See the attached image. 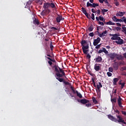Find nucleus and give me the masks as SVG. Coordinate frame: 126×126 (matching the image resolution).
Returning <instances> with one entry per match:
<instances>
[{
    "label": "nucleus",
    "mask_w": 126,
    "mask_h": 126,
    "mask_svg": "<svg viewBox=\"0 0 126 126\" xmlns=\"http://www.w3.org/2000/svg\"><path fill=\"white\" fill-rule=\"evenodd\" d=\"M57 80H58V81H59L60 82H63L64 83V84H65V85H69V86H70V87H71V86H72L71 85V84H70V83L65 81V80H64V79H63V78H57Z\"/></svg>",
    "instance_id": "obj_5"
},
{
    "label": "nucleus",
    "mask_w": 126,
    "mask_h": 126,
    "mask_svg": "<svg viewBox=\"0 0 126 126\" xmlns=\"http://www.w3.org/2000/svg\"><path fill=\"white\" fill-rule=\"evenodd\" d=\"M96 52L98 53V54H102V53H104L105 55H108V54H109V52L107 51V49H106L105 48H102V49H100L98 51L97 49L96 50Z\"/></svg>",
    "instance_id": "obj_9"
},
{
    "label": "nucleus",
    "mask_w": 126,
    "mask_h": 126,
    "mask_svg": "<svg viewBox=\"0 0 126 126\" xmlns=\"http://www.w3.org/2000/svg\"><path fill=\"white\" fill-rule=\"evenodd\" d=\"M56 19V22H57V23H60L62 20H64V18H63V16L62 15L57 14V16Z\"/></svg>",
    "instance_id": "obj_8"
},
{
    "label": "nucleus",
    "mask_w": 126,
    "mask_h": 126,
    "mask_svg": "<svg viewBox=\"0 0 126 126\" xmlns=\"http://www.w3.org/2000/svg\"><path fill=\"white\" fill-rule=\"evenodd\" d=\"M91 103H88L86 104V107H90L91 106Z\"/></svg>",
    "instance_id": "obj_58"
},
{
    "label": "nucleus",
    "mask_w": 126,
    "mask_h": 126,
    "mask_svg": "<svg viewBox=\"0 0 126 126\" xmlns=\"http://www.w3.org/2000/svg\"><path fill=\"white\" fill-rule=\"evenodd\" d=\"M117 40L118 41H115V43L118 44V45H123V44L125 43V41H124L123 39L121 38V37H119V39H118Z\"/></svg>",
    "instance_id": "obj_15"
},
{
    "label": "nucleus",
    "mask_w": 126,
    "mask_h": 126,
    "mask_svg": "<svg viewBox=\"0 0 126 126\" xmlns=\"http://www.w3.org/2000/svg\"><path fill=\"white\" fill-rule=\"evenodd\" d=\"M56 3L55 2H46L44 3L43 5V8L44 9L42 11V12L41 13V15L42 16H45L47 14V13H50L51 12V10L49 9V8H52L53 10H55L57 9V7L56 6Z\"/></svg>",
    "instance_id": "obj_2"
},
{
    "label": "nucleus",
    "mask_w": 126,
    "mask_h": 126,
    "mask_svg": "<svg viewBox=\"0 0 126 126\" xmlns=\"http://www.w3.org/2000/svg\"><path fill=\"white\" fill-rule=\"evenodd\" d=\"M118 18H117V17L116 16H114L113 18H112V20L115 22H117V19Z\"/></svg>",
    "instance_id": "obj_44"
},
{
    "label": "nucleus",
    "mask_w": 126,
    "mask_h": 126,
    "mask_svg": "<svg viewBox=\"0 0 126 126\" xmlns=\"http://www.w3.org/2000/svg\"><path fill=\"white\" fill-rule=\"evenodd\" d=\"M91 18L93 20H95V15H94V13L92 14V17Z\"/></svg>",
    "instance_id": "obj_41"
},
{
    "label": "nucleus",
    "mask_w": 126,
    "mask_h": 126,
    "mask_svg": "<svg viewBox=\"0 0 126 126\" xmlns=\"http://www.w3.org/2000/svg\"><path fill=\"white\" fill-rule=\"evenodd\" d=\"M107 33H108L107 31H104L101 33L99 34V36L100 37V38H102V37L106 36V34H107Z\"/></svg>",
    "instance_id": "obj_20"
},
{
    "label": "nucleus",
    "mask_w": 126,
    "mask_h": 126,
    "mask_svg": "<svg viewBox=\"0 0 126 126\" xmlns=\"http://www.w3.org/2000/svg\"><path fill=\"white\" fill-rule=\"evenodd\" d=\"M121 27H116L117 31H120V30H121Z\"/></svg>",
    "instance_id": "obj_55"
},
{
    "label": "nucleus",
    "mask_w": 126,
    "mask_h": 126,
    "mask_svg": "<svg viewBox=\"0 0 126 126\" xmlns=\"http://www.w3.org/2000/svg\"><path fill=\"white\" fill-rule=\"evenodd\" d=\"M115 4L116 6H119L120 5V3H119L118 1H116L115 2Z\"/></svg>",
    "instance_id": "obj_52"
},
{
    "label": "nucleus",
    "mask_w": 126,
    "mask_h": 126,
    "mask_svg": "<svg viewBox=\"0 0 126 126\" xmlns=\"http://www.w3.org/2000/svg\"><path fill=\"white\" fill-rule=\"evenodd\" d=\"M81 11L83 12V13L84 14H85V15L86 16L87 18H88V19H90V18H91V16H90V15H89L88 13H87V11H86V9H85V8L84 7H82L81 8Z\"/></svg>",
    "instance_id": "obj_7"
},
{
    "label": "nucleus",
    "mask_w": 126,
    "mask_h": 126,
    "mask_svg": "<svg viewBox=\"0 0 126 126\" xmlns=\"http://www.w3.org/2000/svg\"><path fill=\"white\" fill-rule=\"evenodd\" d=\"M51 29L54 30H59V27H57L56 28L54 27H51Z\"/></svg>",
    "instance_id": "obj_49"
},
{
    "label": "nucleus",
    "mask_w": 126,
    "mask_h": 126,
    "mask_svg": "<svg viewBox=\"0 0 126 126\" xmlns=\"http://www.w3.org/2000/svg\"><path fill=\"white\" fill-rule=\"evenodd\" d=\"M125 14H126V12L119 11L116 13V16H120V17H122L124 16Z\"/></svg>",
    "instance_id": "obj_16"
},
{
    "label": "nucleus",
    "mask_w": 126,
    "mask_h": 126,
    "mask_svg": "<svg viewBox=\"0 0 126 126\" xmlns=\"http://www.w3.org/2000/svg\"><path fill=\"white\" fill-rule=\"evenodd\" d=\"M106 55L108 56V57L110 58V59H111V61H114L116 57L118 56V54H117V53H110V54L108 53V54H106Z\"/></svg>",
    "instance_id": "obj_6"
},
{
    "label": "nucleus",
    "mask_w": 126,
    "mask_h": 126,
    "mask_svg": "<svg viewBox=\"0 0 126 126\" xmlns=\"http://www.w3.org/2000/svg\"><path fill=\"white\" fill-rule=\"evenodd\" d=\"M54 67L55 68V71H56V73H59L60 72V70H59V69L58 68V67L57 66V65H55L54 66Z\"/></svg>",
    "instance_id": "obj_28"
},
{
    "label": "nucleus",
    "mask_w": 126,
    "mask_h": 126,
    "mask_svg": "<svg viewBox=\"0 0 126 126\" xmlns=\"http://www.w3.org/2000/svg\"><path fill=\"white\" fill-rule=\"evenodd\" d=\"M103 61V58L101 57V56H98L96 58H95V62L96 63H101Z\"/></svg>",
    "instance_id": "obj_18"
},
{
    "label": "nucleus",
    "mask_w": 126,
    "mask_h": 126,
    "mask_svg": "<svg viewBox=\"0 0 126 126\" xmlns=\"http://www.w3.org/2000/svg\"><path fill=\"white\" fill-rule=\"evenodd\" d=\"M47 59L48 60H49L50 61H51V62H52L53 63H56V60L55 59H52L50 57H47Z\"/></svg>",
    "instance_id": "obj_35"
},
{
    "label": "nucleus",
    "mask_w": 126,
    "mask_h": 126,
    "mask_svg": "<svg viewBox=\"0 0 126 126\" xmlns=\"http://www.w3.org/2000/svg\"><path fill=\"white\" fill-rule=\"evenodd\" d=\"M96 87L98 90H100V88H102V87H103L102 83H101V82L97 83Z\"/></svg>",
    "instance_id": "obj_21"
},
{
    "label": "nucleus",
    "mask_w": 126,
    "mask_h": 126,
    "mask_svg": "<svg viewBox=\"0 0 126 126\" xmlns=\"http://www.w3.org/2000/svg\"><path fill=\"white\" fill-rule=\"evenodd\" d=\"M110 36H112L111 38V40H118V39H120L119 38L120 37L119 36V35L117 33L115 34H110Z\"/></svg>",
    "instance_id": "obj_12"
},
{
    "label": "nucleus",
    "mask_w": 126,
    "mask_h": 126,
    "mask_svg": "<svg viewBox=\"0 0 126 126\" xmlns=\"http://www.w3.org/2000/svg\"><path fill=\"white\" fill-rule=\"evenodd\" d=\"M31 3H32V2L30 0L27 2V4H31Z\"/></svg>",
    "instance_id": "obj_63"
},
{
    "label": "nucleus",
    "mask_w": 126,
    "mask_h": 126,
    "mask_svg": "<svg viewBox=\"0 0 126 126\" xmlns=\"http://www.w3.org/2000/svg\"><path fill=\"white\" fill-rule=\"evenodd\" d=\"M87 58L88 59H91V55H90V54H88L87 55Z\"/></svg>",
    "instance_id": "obj_50"
},
{
    "label": "nucleus",
    "mask_w": 126,
    "mask_h": 126,
    "mask_svg": "<svg viewBox=\"0 0 126 126\" xmlns=\"http://www.w3.org/2000/svg\"><path fill=\"white\" fill-rule=\"evenodd\" d=\"M121 71H124V70H126V66L122 67L120 69Z\"/></svg>",
    "instance_id": "obj_39"
},
{
    "label": "nucleus",
    "mask_w": 126,
    "mask_h": 126,
    "mask_svg": "<svg viewBox=\"0 0 126 126\" xmlns=\"http://www.w3.org/2000/svg\"><path fill=\"white\" fill-rule=\"evenodd\" d=\"M117 103L119 107L120 110H124V106H123V98L121 97V96H118V99L117 100Z\"/></svg>",
    "instance_id": "obj_4"
},
{
    "label": "nucleus",
    "mask_w": 126,
    "mask_h": 126,
    "mask_svg": "<svg viewBox=\"0 0 126 126\" xmlns=\"http://www.w3.org/2000/svg\"><path fill=\"white\" fill-rule=\"evenodd\" d=\"M56 79H58V78H61V77H63V76H64V75H63V74H61L60 72L59 73H56Z\"/></svg>",
    "instance_id": "obj_19"
},
{
    "label": "nucleus",
    "mask_w": 126,
    "mask_h": 126,
    "mask_svg": "<svg viewBox=\"0 0 126 126\" xmlns=\"http://www.w3.org/2000/svg\"><path fill=\"white\" fill-rule=\"evenodd\" d=\"M93 4H91V3L89 2V1H88L87 2V7H93Z\"/></svg>",
    "instance_id": "obj_32"
},
{
    "label": "nucleus",
    "mask_w": 126,
    "mask_h": 126,
    "mask_svg": "<svg viewBox=\"0 0 126 126\" xmlns=\"http://www.w3.org/2000/svg\"><path fill=\"white\" fill-rule=\"evenodd\" d=\"M89 35L90 36V37H93L94 36V32L90 33Z\"/></svg>",
    "instance_id": "obj_47"
},
{
    "label": "nucleus",
    "mask_w": 126,
    "mask_h": 126,
    "mask_svg": "<svg viewBox=\"0 0 126 126\" xmlns=\"http://www.w3.org/2000/svg\"><path fill=\"white\" fill-rule=\"evenodd\" d=\"M108 70L110 72H113V71H114V68L112 67H110L108 68Z\"/></svg>",
    "instance_id": "obj_36"
},
{
    "label": "nucleus",
    "mask_w": 126,
    "mask_h": 126,
    "mask_svg": "<svg viewBox=\"0 0 126 126\" xmlns=\"http://www.w3.org/2000/svg\"><path fill=\"white\" fill-rule=\"evenodd\" d=\"M98 23L99 25H101V26H104V25H105V24H104V23H103V22L99 21Z\"/></svg>",
    "instance_id": "obj_43"
},
{
    "label": "nucleus",
    "mask_w": 126,
    "mask_h": 126,
    "mask_svg": "<svg viewBox=\"0 0 126 126\" xmlns=\"http://www.w3.org/2000/svg\"><path fill=\"white\" fill-rule=\"evenodd\" d=\"M48 63L49 65H52L53 64V63H52V61H51V60L48 61Z\"/></svg>",
    "instance_id": "obj_53"
},
{
    "label": "nucleus",
    "mask_w": 126,
    "mask_h": 126,
    "mask_svg": "<svg viewBox=\"0 0 126 126\" xmlns=\"http://www.w3.org/2000/svg\"><path fill=\"white\" fill-rule=\"evenodd\" d=\"M100 65L101 64H95L94 66V69H95L96 71H99L100 69Z\"/></svg>",
    "instance_id": "obj_17"
},
{
    "label": "nucleus",
    "mask_w": 126,
    "mask_h": 126,
    "mask_svg": "<svg viewBox=\"0 0 126 126\" xmlns=\"http://www.w3.org/2000/svg\"><path fill=\"white\" fill-rule=\"evenodd\" d=\"M116 24H117V26H120V27L122 26V24H121L119 23H116Z\"/></svg>",
    "instance_id": "obj_62"
},
{
    "label": "nucleus",
    "mask_w": 126,
    "mask_h": 126,
    "mask_svg": "<svg viewBox=\"0 0 126 126\" xmlns=\"http://www.w3.org/2000/svg\"><path fill=\"white\" fill-rule=\"evenodd\" d=\"M94 29V28H93V25H91V26H90L88 28V30L89 31H90V32H92V31H93V30Z\"/></svg>",
    "instance_id": "obj_27"
},
{
    "label": "nucleus",
    "mask_w": 126,
    "mask_h": 126,
    "mask_svg": "<svg viewBox=\"0 0 126 126\" xmlns=\"http://www.w3.org/2000/svg\"><path fill=\"white\" fill-rule=\"evenodd\" d=\"M77 101L79 103H81V104H83V105H85V104H87V103H89L90 102V100L87 99H78Z\"/></svg>",
    "instance_id": "obj_10"
},
{
    "label": "nucleus",
    "mask_w": 126,
    "mask_h": 126,
    "mask_svg": "<svg viewBox=\"0 0 126 126\" xmlns=\"http://www.w3.org/2000/svg\"><path fill=\"white\" fill-rule=\"evenodd\" d=\"M93 7H96V6H99V4L96 3H92Z\"/></svg>",
    "instance_id": "obj_38"
},
{
    "label": "nucleus",
    "mask_w": 126,
    "mask_h": 126,
    "mask_svg": "<svg viewBox=\"0 0 126 126\" xmlns=\"http://www.w3.org/2000/svg\"><path fill=\"white\" fill-rule=\"evenodd\" d=\"M116 22H124L126 24V17L125 16L123 17L121 19H117L116 20Z\"/></svg>",
    "instance_id": "obj_14"
},
{
    "label": "nucleus",
    "mask_w": 126,
    "mask_h": 126,
    "mask_svg": "<svg viewBox=\"0 0 126 126\" xmlns=\"http://www.w3.org/2000/svg\"><path fill=\"white\" fill-rule=\"evenodd\" d=\"M107 76H108V77H111V76L113 75V74L110 72H107Z\"/></svg>",
    "instance_id": "obj_37"
},
{
    "label": "nucleus",
    "mask_w": 126,
    "mask_h": 126,
    "mask_svg": "<svg viewBox=\"0 0 126 126\" xmlns=\"http://www.w3.org/2000/svg\"><path fill=\"white\" fill-rule=\"evenodd\" d=\"M106 25H116V24L115 23L112 22V21H109V22H107L106 23Z\"/></svg>",
    "instance_id": "obj_24"
},
{
    "label": "nucleus",
    "mask_w": 126,
    "mask_h": 126,
    "mask_svg": "<svg viewBox=\"0 0 126 126\" xmlns=\"http://www.w3.org/2000/svg\"><path fill=\"white\" fill-rule=\"evenodd\" d=\"M95 19H96V21H97V22H99V21H100V20H99V17H95Z\"/></svg>",
    "instance_id": "obj_56"
},
{
    "label": "nucleus",
    "mask_w": 126,
    "mask_h": 126,
    "mask_svg": "<svg viewBox=\"0 0 126 126\" xmlns=\"http://www.w3.org/2000/svg\"><path fill=\"white\" fill-rule=\"evenodd\" d=\"M121 113H122V115H124V116H126V111H124L122 110Z\"/></svg>",
    "instance_id": "obj_51"
},
{
    "label": "nucleus",
    "mask_w": 126,
    "mask_h": 126,
    "mask_svg": "<svg viewBox=\"0 0 126 126\" xmlns=\"http://www.w3.org/2000/svg\"><path fill=\"white\" fill-rule=\"evenodd\" d=\"M119 62H116L112 64V66L114 70H118L119 69Z\"/></svg>",
    "instance_id": "obj_11"
},
{
    "label": "nucleus",
    "mask_w": 126,
    "mask_h": 126,
    "mask_svg": "<svg viewBox=\"0 0 126 126\" xmlns=\"http://www.w3.org/2000/svg\"><path fill=\"white\" fill-rule=\"evenodd\" d=\"M104 1H105V0H99V2L100 3H103V2H104Z\"/></svg>",
    "instance_id": "obj_59"
},
{
    "label": "nucleus",
    "mask_w": 126,
    "mask_h": 126,
    "mask_svg": "<svg viewBox=\"0 0 126 126\" xmlns=\"http://www.w3.org/2000/svg\"><path fill=\"white\" fill-rule=\"evenodd\" d=\"M99 20H100V21H104V17H102V16H99Z\"/></svg>",
    "instance_id": "obj_42"
},
{
    "label": "nucleus",
    "mask_w": 126,
    "mask_h": 126,
    "mask_svg": "<svg viewBox=\"0 0 126 126\" xmlns=\"http://www.w3.org/2000/svg\"><path fill=\"white\" fill-rule=\"evenodd\" d=\"M122 75H124V76H126V72H123V73L122 74Z\"/></svg>",
    "instance_id": "obj_60"
},
{
    "label": "nucleus",
    "mask_w": 126,
    "mask_h": 126,
    "mask_svg": "<svg viewBox=\"0 0 126 126\" xmlns=\"http://www.w3.org/2000/svg\"><path fill=\"white\" fill-rule=\"evenodd\" d=\"M101 45L102 44H97L95 46V49H96V50H98V49H100V48H101Z\"/></svg>",
    "instance_id": "obj_34"
},
{
    "label": "nucleus",
    "mask_w": 126,
    "mask_h": 126,
    "mask_svg": "<svg viewBox=\"0 0 126 126\" xmlns=\"http://www.w3.org/2000/svg\"><path fill=\"white\" fill-rule=\"evenodd\" d=\"M87 42L86 41V40H82L81 42V44L82 46V49L83 50V52L84 54L85 55H87V53L89 52V50H88V49H89V44H87V45L85 46L84 44H87Z\"/></svg>",
    "instance_id": "obj_3"
},
{
    "label": "nucleus",
    "mask_w": 126,
    "mask_h": 126,
    "mask_svg": "<svg viewBox=\"0 0 126 126\" xmlns=\"http://www.w3.org/2000/svg\"><path fill=\"white\" fill-rule=\"evenodd\" d=\"M118 81H119V78H115L113 79V84L114 86L117 85V83H118Z\"/></svg>",
    "instance_id": "obj_22"
},
{
    "label": "nucleus",
    "mask_w": 126,
    "mask_h": 126,
    "mask_svg": "<svg viewBox=\"0 0 126 126\" xmlns=\"http://www.w3.org/2000/svg\"><path fill=\"white\" fill-rule=\"evenodd\" d=\"M92 12H93V13H96V12H97V11L95 10V9L92 8Z\"/></svg>",
    "instance_id": "obj_48"
},
{
    "label": "nucleus",
    "mask_w": 126,
    "mask_h": 126,
    "mask_svg": "<svg viewBox=\"0 0 126 126\" xmlns=\"http://www.w3.org/2000/svg\"><path fill=\"white\" fill-rule=\"evenodd\" d=\"M123 56H124L125 59H126V53H124V54H123Z\"/></svg>",
    "instance_id": "obj_64"
},
{
    "label": "nucleus",
    "mask_w": 126,
    "mask_h": 126,
    "mask_svg": "<svg viewBox=\"0 0 126 126\" xmlns=\"http://www.w3.org/2000/svg\"><path fill=\"white\" fill-rule=\"evenodd\" d=\"M94 34L95 35H98V36H99V35H100V32L99 31H97L94 32Z\"/></svg>",
    "instance_id": "obj_46"
},
{
    "label": "nucleus",
    "mask_w": 126,
    "mask_h": 126,
    "mask_svg": "<svg viewBox=\"0 0 126 126\" xmlns=\"http://www.w3.org/2000/svg\"><path fill=\"white\" fill-rule=\"evenodd\" d=\"M114 112L116 114V117L117 118H116V117L113 116V115H108V118L109 119V120H111L112 122H114L115 123H119V124H124V125H126V122H125V120L122 117V115H120V114H121V112H120V111L119 110L114 109Z\"/></svg>",
    "instance_id": "obj_1"
},
{
    "label": "nucleus",
    "mask_w": 126,
    "mask_h": 126,
    "mask_svg": "<svg viewBox=\"0 0 126 126\" xmlns=\"http://www.w3.org/2000/svg\"><path fill=\"white\" fill-rule=\"evenodd\" d=\"M99 42H101V38L100 37H97L96 39H94L93 42L94 46H97Z\"/></svg>",
    "instance_id": "obj_13"
},
{
    "label": "nucleus",
    "mask_w": 126,
    "mask_h": 126,
    "mask_svg": "<svg viewBox=\"0 0 126 126\" xmlns=\"http://www.w3.org/2000/svg\"><path fill=\"white\" fill-rule=\"evenodd\" d=\"M33 23L34 24V25L38 26L40 23L39 22V20L38 19L35 18L33 21Z\"/></svg>",
    "instance_id": "obj_23"
},
{
    "label": "nucleus",
    "mask_w": 126,
    "mask_h": 126,
    "mask_svg": "<svg viewBox=\"0 0 126 126\" xmlns=\"http://www.w3.org/2000/svg\"><path fill=\"white\" fill-rule=\"evenodd\" d=\"M119 85H121V89H123L124 87H125V85H126V83L125 82H119Z\"/></svg>",
    "instance_id": "obj_26"
},
{
    "label": "nucleus",
    "mask_w": 126,
    "mask_h": 126,
    "mask_svg": "<svg viewBox=\"0 0 126 126\" xmlns=\"http://www.w3.org/2000/svg\"><path fill=\"white\" fill-rule=\"evenodd\" d=\"M54 48V46L53 45V43L52 42L50 43V49L51 51H53V49Z\"/></svg>",
    "instance_id": "obj_45"
},
{
    "label": "nucleus",
    "mask_w": 126,
    "mask_h": 126,
    "mask_svg": "<svg viewBox=\"0 0 126 126\" xmlns=\"http://www.w3.org/2000/svg\"><path fill=\"white\" fill-rule=\"evenodd\" d=\"M60 72L63 74V75H65V73L64 72V71L63 70H61Z\"/></svg>",
    "instance_id": "obj_40"
},
{
    "label": "nucleus",
    "mask_w": 126,
    "mask_h": 126,
    "mask_svg": "<svg viewBox=\"0 0 126 126\" xmlns=\"http://www.w3.org/2000/svg\"><path fill=\"white\" fill-rule=\"evenodd\" d=\"M92 99L93 103H94V104H98V101H97V100L94 97H93Z\"/></svg>",
    "instance_id": "obj_31"
},
{
    "label": "nucleus",
    "mask_w": 126,
    "mask_h": 126,
    "mask_svg": "<svg viewBox=\"0 0 126 126\" xmlns=\"http://www.w3.org/2000/svg\"><path fill=\"white\" fill-rule=\"evenodd\" d=\"M101 10L102 12H107V11H108V9H102Z\"/></svg>",
    "instance_id": "obj_54"
},
{
    "label": "nucleus",
    "mask_w": 126,
    "mask_h": 126,
    "mask_svg": "<svg viewBox=\"0 0 126 126\" xmlns=\"http://www.w3.org/2000/svg\"><path fill=\"white\" fill-rule=\"evenodd\" d=\"M96 12H97L98 15H100V13H101V11L100 10H97V11H96Z\"/></svg>",
    "instance_id": "obj_57"
},
{
    "label": "nucleus",
    "mask_w": 126,
    "mask_h": 126,
    "mask_svg": "<svg viewBox=\"0 0 126 126\" xmlns=\"http://www.w3.org/2000/svg\"><path fill=\"white\" fill-rule=\"evenodd\" d=\"M76 92L77 97H79V98L81 99V98H82V94H81L80 93L78 92V91H76Z\"/></svg>",
    "instance_id": "obj_25"
},
{
    "label": "nucleus",
    "mask_w": 126,
    "mask_h": 126,
    "mask_svg": "<svg viewBox=\"0 0 126 126\" xmlns=\"http://www.w3.org/2000/svg\"><path fill=\"white\" fill-rule=\"evenodd\" d=\"M120 63V65H121V64H124V63H125V62H120L119 63Z\"/></svg>",
    "instance_id": "obj_61"
},
{
    "label": "nucleus",
    "mask_w": 126,
    "mask_h": 126,
    "mask_svg": "<svg viewBox=\"0 0 126 126\" xmlns=\"http://www.w3.org/2000/svg\"><path fill=\"white\" fill-rule=\"evenodd\" d=\"M70 89L72 90L73 94H76V91H77V90H74V88L72 86L70 87Z\"/></svg>",
    "instance_id": "obj_30"
},
{
    "label": "nucleus",
    "mask_w": 126,
    "mask_h": 126,
    "mask_svg": "<svg viewBox=\"0 0 126 126\" xmlns=\"http://www.w3.org/2000/svg\"><path fill=\"white\" fill-rule=\"evenodd\" d=\"M116 58L117 60H118V61L123 60V56H122L121 55L117 56Z\"/></svg>",
    "instance_id": "obj_29"
},
{
    "label": "nucleus",
    "mask_w": 126,
    "mask_h": 126,
    "mask_svg": "<svg viewBox=\"0 0 126 126\" xmlns=\"http://www.w3.org/2000/svg\"><path fill=\"white\" fill-rule=\"evenodd\" d=\"M111 101L112 102V103H116L117 102V99H116V97H113V98H111Z\"/></svg>",
    "instance_id": "obj_33"
}]
</instances>
